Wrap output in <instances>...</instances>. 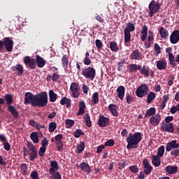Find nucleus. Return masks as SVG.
I'll return each mask as SVG.
<instances>
[{
  "label": "nucleus",
  "mask_w": 179,
  "mask_h": 179,
  "mask_svg": "<svg viewBox=\"0 0 179 179\" xmlns=\"http://www.w3.org/2000/svg\"><path fill=\"white\" fill-rule=\"evenodd\" d=\"M126 101L127 104H131L134 101V96L131 94H127L126 95Z\"/></svg>",
  "instance_id": "nucleus-52"
},
{
  "label": "nucleus",
  "mask_w": 179,
  "mask_h": 179,
  "mask_svg": "<svg viewBox=\"0 0 179 179\" xmlns=\"http://www.w3.org/2000/svg\"><path fill=\"white\" fill-rule=\"evenodd\" d=\"M169 59L170 65H172L173 68H174V66H176V62H174L176 61V57H174V55H173V53L169 54Z\"/></svg>",
  "instance_id": "nucleus-40"
},
{
  "label": "nucleus",
  "mask_w": 179,
  "mask_h": 179,
  "mask_svg": "<svg viewBox=\"0 0 179 179\" xmlns=\"http://www.w3.org/2000/svg\"><path fill=\"white\" fill-rule=\"evenodd\" d=\"M140 57H141V55L139 54L138 50H134L130 55V59L139 60Z\"/></svg>",
  "instance_id": "nucleus-31"
},
{
  "label": "nucleus",
  "mask_w": 179,
  "mask_h": 179,
  "mask_svg": "<svg viewBox=\"0 0 179 179\" xmlns=\"http://www.w3.org/2000/svg\"><path fill=\"white\" fill-rule=\"evenodd\" d=\"M76 149V153L80 155V153L85 150V141H80V143L77 145Z\"/></svg>",
  "instance_id": "nucleus-33"
},
{
  "label": "nucleus",
  "mask_w": 179,
  "mask_h": 179,
  "mask_svg": "<svg viewBox=\"0 0 179 179\" xmlns=\"http://www.w3.org/2000/svg\"><path fill=\"white\" fill-rule=\"evenodd\" d=\"M45 150H47V148L41 147L38 150V155L41 157H43L44 155H45Z\"/></svg>",
  "instance_id": "nucleus-57"
},
{
  "label": "nucleus",
  "mask_w": 179,
  "mask_h": 179,
  "mask_svg": "<svg viewBox=\"0 0 179 179\" xmlns=\"http://www.w3.org/2000/svg\"><path fill=\"white\" fill-rule=\"evenodd\" d=\"M164 155V145H161L158 148L157 156H158L159 157H163Z\"/></svg>",
  "instance_id": "nucleus-43"
},
{
  "label": "nucleus",
  "mask_w": 179,
  "mask_h": 179,
  "mask_svg": "<svg viewBox=\"0 0 179 179\" xmlns=\"http://www.w3.org/2000/svg\"><path fill=\"white\" fill-rule=\"evenodd\" d=\"M81 135H85V132H83L80 129H76L73 133V136L76 138H80Z\"/></svg>",
  "instance_id": "nucleus-42"
},
{
  "label": "nucleus",
  "mask_w": 179,
  "mask_h": 179,
  "mask_svg": "<svg viewBox=\"0 0 179 179\" xmlns=\"http://www.w3.org/2000/svg\"><path fill=\"white\" fill-rule=\"evenodd\" d=\"M30 177L32 179H40V178H38V173L36 171H33L31 174H30Z\"/></svg>",
  "instance_id": "nucleus-58"
},
{
  "label": "nucleus",
  "mask_w": 179,
  "mask_h": 179,
  "mask_svg": "<svg viewBox=\"0 0 179 179\" xmlns=\"http://www.w3.org/2000/svg\"><path fill=\"white\" fill-rule=\"evenodd\" d=\"M156 114V108H150L148 110H146L145 114L144 115V118H149L150 117L155 116Z\"/></svg>",
  "instance_id": "nucleus-23"
},
{
  "label": "nucleus",
  "mask_w": 179,
  "mask_h": 179,
  "mask_svg": "<svg viewBox=\"0 0 179 179\" xmlns=\"http://www.w3.org/2000/svg\"><path fill=\"white\" fill-rule=\"evenodd\" d=\"M57 152H64V143L62 141L55 142Z\"/></svg>",
  "instance_id": "nucleus-39"
},
{
  "label": "nucleus",
  "mask_w": 179,
  "mask_h": 179,
  "mask_svg": "<svg viewBox=\"0 0 179 179\" xmlns=\"http://www.w3.org/2000/svg\"><path fill=\"white\" fill-rule=\"evenodd\" d=\"M69 62V60L68 59V57H66V55H64L62 58V65L64 68H65V66H68V63Z\"/></svg>",
  "instance_id": "nucleus-46"
},
{
  "label": "nucleus",
  "mask_w": 179,
  "mask_h": 179,
  "mask_svg": "<svg viewBox=\"0 0 179 179\" xmlns=\"http://www.w3.org/2000/svg\"><path fill=\"white\" fill-rule=\"evenodd\" d=\"M154 50L155 51H156L157 54H162V48H160V45H159L157 43H155Z\"/></svg>",
  "instance_id": "nucleus-61"
},
{
  "label": "nucleus",
  "mask_w": 179,
  "mask_h": 179,
  "mask_svg": "<svg viewBox=\"0 0 179 179\" xmlns=\"http://www.w3.org/2000/svg\"><path fill=\"white\" fill-rule=\"evenodd\" d=\"M8 111L10 112V114L14 117V118H19V113L16 110L15 106L10 105L8 106Z\"/></svg>",
  "instance_id": "nucleus-24"
},
{
  "label": "nucleus",
  "mask_w": 179,
  "mask_h": 179,
  "mask_svg": "<svg viewBox=\"0 0 179 179\" xmlns=\"http://www.w3.org/2000/svg\"><path fill=\"white\" fill-rule=\"evenodd\" d=\"M137 89L141 90L143 92H145V93L149 92V87L146 84H141Z\"/></svg>",
  "instance_id": "nucleus-51"
},
{
  "label": "nucleus",
  "mask_w": 179,
  "mask_h": 179,
  "mask_svg": "<svg viewBox=\"0 0 179 179\" xmlns=\"http://www.w3.org/2000/svg\"><path fill=\"white\" fill-rule=\"evenodd\" d=\"M59 169V166H58V162L57 161H51L50 162V168L49 169L50 174H52L55 171H57Z\"/></svg>",
  "instance_id": "nucleus-17"
},
{
  "label": "nucleus",
  "mask_w": 179,
  "mask_h": 179,
  "mask_svg": "<svg viewBox=\"0 0 179 179\" xmlns=\"http://www.w3.org/2000/svg\"><path fill=\"white\" fill-rule=\"evenodd\" d=\"M117 93L118 94V97L120 99V100H122L124 99V96H125V87L120 85L119 86L116 90Z\"/></svg>",
  "instance_id": "nucleus-18"
},
{
  "label": "nucleus",
  "mask_w": 179,
  "mask_h": 179,
  "mask_svg": "<svg viewBox=\"0 0 179 179\" xmlns=\"http://www.w3.org/2000/svg\"><path fill=\"white\" fill-rule=\"evenodd\" d=\"M15 69L17 71V75H23L24 69L22 64H17L15 66Z\"/></svg>",
  "instance_id": "nucleus-44"
},
{
  "label": "nucleus",
  "mask_w": 179,
  "mask_h": 179,
  "mask_svg": "<svg viewBox=\"0 0 179 179\" xmlns=\"http://www.w3.org/2000/svg\"><path fill=\"white\" fill-rule=\"evenodd\" d=\"M30 138L34 143H38V134H37V132H32L30 134Z\"/></svg>",
  "instance_id": "nucleus-37"
},
{
  "label": "nucleus",
  "mask_w": 179,
  "mask_h": 179,
  "mask_svg": "<svg viewBox=\"0 0 179 179\" xmlns=\"http://www.w3.org/2000/svg\"><path fill=\"white\" fill-rule=\"evenodd\" d=\"M3 45H5L7 52H12L13 50V41L9 37H5L3 39Z\"/></svg>",
  "instance_id": "nucleus-6"
},
{
  "label": "nucleus",
  "mask_w": 179,
  "mask_h": 179,
  "mask_svg": "<svg viewBox=\"0 0 179 179\" xmlns=\"http://www.w3.org/2000/svg\"><path fill=\"white\" fill-rule=\"evenodd\" d=\"M99 92H94L92 96L91 106H94V104H99Z\"/></svg>",
  "instance_id": "nucleus-28"
},
{
  "label": "nucleus",
  "mask_w": 179,
  "mask_h": 179,
  "mask_svg": "<svg viewBox=\"0 0 179 179\" xmlns=\"http://www.w3.org/2000/svg\"><path fill=\"white\" fill-rule=\"evenodd\" d=\"M70 90L73 92L72 96L74 99H78L79 97L80 93L79 90H80V87H79V84L76 82L72 83L70 87Z\"/></svg>",
  "instance_id": "nucleus-7"
},
{
  "label": "nucleus",
  "mask_w": 179,
  "mask_h": 179,
  "mask_svg": "<svg viewBox=\"0 0 179 179\" xmlns=\"http://www.w3.org/2000/svg\"><path fill=\"white\" fill-rule=\"evenodd\" d=\"M178 148H179V143H177L176 140H173L166 144V150L167 152H171V150L174 149H178Z\"/></svg>",
  "instance_id": "nucleus-13"
},
{
  "label": "nucleus",
  "mask_w": 179,
  "mask_h": 179,
  "mask_svg": "<svg viewBox=\"0 0 179 179\" xmlns=\"http://www.w3.org/2000/svg\"><path fill=\"white\" fill-rule=\"evenodd\" d=\"M79 167L83 171L87 173V174H90V173H92V168H90V165L86 162H82Z\"/></svg>",
  "instance_id": "nucleus-15"
},
{
  "label": "nucleus",
  "mask_w": 179,
  "mask_h": 179,
  "mask_svg": "<svg viewBox=\"0 0 179 179\" xmlns=\"http://www.w3.org/2000/svg\"><path fill=\"white\" fill-rule=\"evenodd\" d=\"M24 104L25 106H27L28 104H31L32 107H35L36 106V99L37 96V94L34 95L31 92H27L24 94Z\"/></svg>",
  "instance_id": "nucleus-4"
},
{
  "label": "nucleus",
  "mask_w": 179,
  "mask_h": 179,
  "mask_svg": "<svg viewBox=\"0 0 179 179\" xmlns=\"http://www.w3.org/2000/svg\"><path fill=\"white\" fill-rule=\"evenodd\" d=\"M24 64H25V65H28L29 68L31 69H36V66H37L36 59H31L29 56L24 57Z\"/></svg>",
  "instance_id": "nucleus-10"
},
{
  "label": "nucleus",
  "mask_w": 179,
  "mask_h": 179,
  "mask_svg": "<svg viewBox=\"0 0 179 179\" xmlns=\"http://www.w3.org/2000/svg\"><path fill=\"white\" fill-rule=\"evenodd\" d=\"M140 73H141V75H143L144 76H145V78H149V70L146 69L145 66L141 67Z\"/></svg>",
  "instance_id": "nucleus-38"
},
{
  "label": "nucleus",
  "mask_w": 179,
  "mask_h": 179,
  "mask_svg": "<svg viewBox=\"0 0 179 179\" xmlns=\"http://www.w3.org/2000/svg\"><path fill=\"white\" fill-rule=\"evenodd\" d=\"M160 121H162V115H160V113L156 114L150 119V123L152 127H157V125L160 124Z\"/></svg>",
  "instance_id": "nucleus-11"
},
{
  "label": "nucleus",
  "mask_w": 179,
  "mask_h": 179,
  "mask_svg": "<svg viewBox=\"0 0 179 179\" xmlns=\"http://www.w3.org/2000/svg\"><path fill=\"white\" fill-rule=\"evenodd\" d=\"M82 75L85 79L94 80V78H96V69L93 67L85 68L83 70Z\"/></svg>",
  "instance_id": "nucleus-3"
},
{
  "label": "nucleus",
  "mask_w": 179,
  "mask_h": 179,
  "mask_svg": "<svg viewBox=\"0 0 179 179\" xmlns=\"http://www.w3.org/2000/svg\"><path fill=\"white\" fill-rule=\"evenodd\" d=\"M161 131H163L164 132H169L170 134H173V132H174V124L164 123L163 125L161 127Z\"/></svg>",
  "instance_id": "nucleus-12"
},
{
  "label": "nucleus",
  "mask_w": 179,
  "mask_h": 179,
  "mask_svg": "<svg viewBox=\"0 0 179 179\" xmlns=\"http://www.w3.org/2000/svg\"><path fill=\"white\" fill-rule=\"evenodd\" d=\"M110 48L111 51H114L115 52H117V51H120V48L118 47L117 42L115 41L110 42Z\"/></svg>",
  "instance_id": "nucleus-35"
},
{
  "label": "nucleus",
  "mask_w": 179,
  "mask_h": 179,
  "mask_svg": "<svg viewBox=\"0 0 179 179\" xmlns=\"http://www.w3.org/2000/svg\"><path fill=\"white\" fill-rule=\"evenodd\" d=\"M108 109L112 113L113 117H118V112L117 111V105L115 103H111L108 106Z\"/></svg>",
  "instance_id": "nucleus-25"
},
{
  "label": "nucleus",
  "mask_w": 179,
  "mask_h": 179,
  "mask_svg": "<svg viewBox=\"0 0 179 179\" xmlns=\"http://www.w3.org/2000/svg\"><path fill=\"white\" fill-rule=\"evenodd\" d=\"M57 98L58 95L54 92V90L49 91V100L50 103H55V101H57Z\"/></svg>",
  "instance_id": "nucleus-29"
},
{
  "label": "nucleus",
  "mask_w": 179,
  "mask_h": 179,
  "mask_svg": "<svg viewBox=\"0 0 179 179\" xmlns=\"http://www.w3.org/2000/svg\"><path fill=\"white\" fill-rule=\"evenodd\" d=\"M95 44L98 50H101V48L103 47V42H101L100 39H96Z\"/></svg>",
  "instance_id": "nucleus-59"
},
{
  "label": "nucleus",
  "mask_w": 179,
  "mask_h": 179,
  "mask_svg": "<svg viewBox=\"0 0 179 179\" xmlns=\"http://www.w3.org/2000/svg\"><path fill=\"white\" fill-rule=\"evenodd\" d=\"M127 143V149L128 150L131 149H138L141 141H142V133L135 132L134 134H129V136L126 139Z\"/></svg>",
  "instance_id": "nucleus-1"
},
{
  "label": "nucleus",
  "mask_w": 179,
  "mask_h": 179,
  "mask_svg": "<svg viewBox=\"0 0 179 179\" xmlns=\"http://www.w3.org/2000/svg\"><path fill=\"white\" fill-rule=\"evenodd\" d=\"M27 148H28L29 150H31V152L36 150V147H34V145L33 144V143L28 142Z\"/></svg>",
  "instance_id": "nucleus-62"
},
{
  "label": "nucleus",
  "mask_w": 179,
  "mask_h": 179,
  "mask_svg": "<svg viewBox=\"0 0 179 179\" xmlns=\"http://www.w3.org/2000/svg\"><path fill=\"white\" fill-rule=\"evenodd\" d=\"M129 170L131 171V173H134L135 174L139 172V168L136 165L129 166Z\"/></svg>",
  "instance_id": "nucleus-54"
},
{
  "label": "nucleus",
  "mask_w": 179,
  "mask_h": 179,
  "mask_svg": "<svg viewBox=\"0 0 179 179\" xmlns=\"http://www.w3.org/2000/svg\"><path fill=\"white\" fill-rule=\"evenodd\" d=\"M42 148H47L48 146V138H45L41 142Z\"/></svg>",
  "instance_id": "nucleus-64"
},
{
  "label": "nucleus",
  "mask_w": 179,
  "mask_h": 179,
  "mask_svg": "<svg viewBox=\"0 0 179 179\" xmlns=\"http://www.w3.org/2000/svg\"><path fill=\"white\" fill-rule=\"evenodd\" d=\"M156 99V94L153 92H150L147 96V103L148 104H150L153 99Z\"/></svg>",
  "instance_id": "nucleus-34"
},
{
  "label": "nucleus",
  "mask_w": 179,
  "mask_h": 179,
  "mask_svg": "<svg viewBox=\"0 0 179 179\" xmlns=\"http://www.w3.org/2000/svg\"><path fill=\"white\" fill-rule=\"evenodd\" d=\"M127 33H132V31H135V24L131 22H128L124 28V31Z\"/></svg>",
  "instance_id": "nucleus-27"
},
{
  "label": "nucleus",
  "mask_w": 179,
  "mask_h": 179,
  "mask_svg": "<svg viewBox=\"0 0 179 179\" xmlns=\"http://www.w3.org/2000/svg\"><path fill=\"white\" fill-rule=\"evenodd\" d=\"M52 177L51 179H62V178L61 177V173L59 172L55 171L52 173H50Z\"/></svg>",
  "instance_id": "nucleus-47"
},
{
  "label": "nucleus",
  "mask_w": 179,
  "mask_h": 179,
  "mask_svg": "<svg viewBox=\"0 0 179 179\" xmlns=\"http://www.w3.org/2000/svg\"><path fill=\"white\" fill-rule=\"evenodd\" d=\"M57 129V123L52 122L49 124V132H54Z\"/></svg>",
  "instance_id": "nucleus-49"
},
{
  "label": "nucleus",
  "mask_w": 179,
  "mask_h": 179,
  "mask_svg": "<svg viewBox=\"0 0 179 179\" xmlns=\"http://www.w3.org/2000/svg\"><path fill=\"white\" fill-rule=\"evenodd\" d=\"M66 125L67 128H72V127L75 125V121L70 119H67L66 120Z\"/></svg>",
  "instance_id": "nucleus-53"
},
{
  "label": "nucleus",
  "mask_w": 179,
  "mask_h": 179,
  "mask_svg": "<svg viewBox=\"0 0 179 179\" xmlns=\"http://www.w3.org/2000/svg\"><path fill=\"white\" fill-rule=\"evenodd\" d=\"M165 171L168 174H176L178 171V166L168 165L165 167Z\"/></svg>",
  "instance_id": "nucleus-16"
},
{
  "label": "nucleus",
  "mask_w": 179,
  "mask_h": 179,
  "mask_svg": "<svg viewBox=\"0 0 179 179\" xmlns=\"http://www.w3.org/2000/svg\"><path fill=\"white\" fill-rule=\"evenodd\" d=\"M171 156H173V157H178L179 156V149H173L171 152Z\"/></svg>",
  "instance_id": "nucleus-56"
},
{
  "label": "nucleus",
  "mask_w": 179,
  "mask_h": 179,
  "mask_svg": "<svg viewBox=\"0 0 179 179\" xmlns=\"http://www.w3.org/2000/svg\"><path fill=\"white\" fill-rule=\"evenodd\" d=\"M124 43L127 44L131 41V33L124 31Z\"/></svg>",
  "instance_id": "nucleus-48"
},
{
  "label": "nucleus",
  "mask_w": 179,
  "mask_h": 179,
  "mask_svg": "<svg viewBox=\"0 0 179 179\" xmlns=\"http://www.w3.org/2000/svg\"><path fill=\"white\" fill-rule=\"evenodd\" d=\"M143 166L144 174H145V176H149V174L152 173L153 168L152 167V165L149 164L148 159H144L143 160Z\"/></svg>",
  "instance_id": "nucleus-9"
},
{
  "label": "nucleus",
  "mask_w": 179,
  "mask_h": 179,
  "mask_svg": "<svg viewBox=\"0 0 179 179\" xmlns=\"http://www.w3.org/2000/svg\"><path fill=\"white\" fill-rule=\"evenodd\" d=\"M72 103V101L71 99L67 98L66 96H64L61 100H60V104L62 106H65L67 107V108H69L71 107V104Z\"/></svg>",
  "instance_id": "nucleus-22"
},
{
  "label": "nucleus",
  "mask_w": 179,
  "mask_h": 179,
  "mask_svg": "<svg viewBox=\"0 0 179 179\" xmlns=\"http://www.w3.org/2000/svg\"><path fill=\"white\" fill-rule=\"evenodd\" d=\"M59 79V75L57 73H54L52 76V82H57Z\"/></svg>",
  "instance_id": "nucleus-63"
},
{
  "label": "nucleus",
  "mask_w": 179,
  "mask_h": 179,
  "mask_svg": "<svg viewBox=\"0 0 179 179\" xmlns=\"http://www.w3.org/2000/svg\"><path fill=\"white\" fill-rule=\"evenodd\" d=\"M64 139V135L62 134H57L55 136V142H62V140Z\"/></svg>",
  "instance_id": "nucleus-60"
},
{
  "label": "nucleus",
  "mask_w": 179,
  "mask_h": 179,
  "mask_svg": "<svg viewBox=\"0 0 179 179\" xmlns=\"http://www.w3.org/2000/svg\"><path fill=\"white\" fill-rule=\"evenodd\" d=\"M4 99L8 104V106H11L12 103H13V97L12 96V94H7L5 95Z\"/></svg>",
  "instance_id": "nucleus-36"
},
{
  "label": "nucleus",
  "mask_w": 179,
  "mask_h": 179,
  "mask_svg": "<svg viewBox=\"0 0 179 179\" xmlns=\"http://www.w3.org/2000/svg\"><path fill=\"white\" fill-rule=\"evenodd\" d=\"M159 34L162 38H167L169 37V31L162 27L159 29Z\"/></svg>",
  "instance_id": "nucleus-30"
},
{
  "label": "nucleus",
  "mask_w": 179,
  "mask_h": 179,
  "mask_svg": "<svg viewBox=\"0 0 179 179\" xmlns=\"http://www.w3.org/2000/svg\"><path fill=\"white\" fill-rule=\"evenodd\" d=\"M141 65L136 64H131L129 65V72H138V71H141Z\"/></svg>",
  "instance_id": "nucleus-26"
},
{
  "label": "nucleus",
  "mask_w": 179,
  "mask_h": 179,
  "mask_svg": "<svg viewBox=\"0 0 179 179\" xmlns=\"http://www.w3.org/2000/svg\"><path fill=\"white\" fill-rule=\"evenodd\" d=\"M110 124V119L108 117H105L104 115H99L98 118V125L101 127V128H106V127H108Z\"/></svg>",
  "instance_id": "nucleus-8"
},
{
  "label": "nucleus",
  "mask_w": 179,
  "mask_h": 179,
  "mask_svg": "<svg viewBox=\"0 0 179 179\" xmlns=\"http://www.w3.org/2000/svg\"><path fill=\"white\" fill-rule=\"evenodd\" d=\"M36 63L38 65V68H43V66L45 65V60L43 59L40 55H36Z\"/></svg>",
  "instance_id": "nucleus-20"
},
{
  "label": "nucleus",
  "mask_w": 179,
  "mask_h": 179,
  "mask_svg": "<svg viewBox=\"0 0 179 179\" xmlns=\"http://www.w3.org/2000/svg\"><path fill=\"white\" fill-rule=\"evenodd\" d=\"M136 94L137 97L142 98L144 96H146V94H148V92L137 88V90L136 91Z\"/></svg>",
  "instance_id": "nucleus-41"
},
{
  "label": "nucleus",
  "mask_w": 179,
  "mask_h": 179,
  "mask_svg": "<svg viewBox=\"0 0 179 179\" xmlns=\"http://www.w3.org/2000/svg\"><path fill=\"white\" fill-rule=\"evenodd\" d=\"M29 155V160H31V162H33L35 159H37V150L31 151Z\"/></svg>",
  "instance_id": "nucleus-45"
},
{
  "label": "nucleus",
  "mask_w": 179,
  "mask_h": 179,
  "mask_svg": "<svg viewBox=\"0 0 179 179\" xmlns=\"http://www.w3.org/2000/svg\"><path fill=\"white\" fill-rule=\"evenodd\" d=\"M83 120L85 122L86 126L88 127V128H90V127H92V120H90V115H89V113H86L83 117Z\"/></svg>",
  "instance_id": "nucleus-32"
},
{
  "label": "nucleus",
  "mask_w": 179,
  "mask_h": 179,
  "mask_svg": "<svg viewBox=\"0 0 179 179\" xmlns=\"http://www.w3.org/2000/svg\"><path fill=\"white\" fill-rule=\"evenodd\" d=\"M48 104V94L46 92H41L36 94L35 107H45Z\"/></svg>",
  "instance_id": "nucleus-2"
},
{
  "label": "nucleus",
  "mask_w": 179,
  "mask_h": 179,
  "mask_svg": "<svg viewBox=\"0 0 179 179\" xmlns=\"http://www.w3.org/2000/svg\"><path fill=\"white\" fill-rule=\"evenodd\" d=\"M115 145V141L113 139H109L106 141L104 143V146H114Z\"/></svg>",
  "instance_id": "nucleus-55"
},
{
  "label": "nucleus",
  "mask_w": 179,
  "mask_h": 179,
  "mask_svg": "<svg viewBox=\"0 0 179 179\" xmlns=\"http://www.w3.org/2000/svg\"><path fill=\"white\" fill-rule=\"evenodd\" d=\"M152 163L153 166H155V167H159L162 164V160L160 159V157L152 155Z\"/></svg>",
  "instance_id": "nucleus-21"
},
{
  "label": "nucleus",
  "mask_w": 179,
  "mask_h": 179,
  "mask_svg": "<svg viewBox=\"0 0 179 179\" xmlns=\"http://www.w3.org/2000/svg\"><path fill=\"white\" fill-rule=\"evenodd\" d=\"M171 44H177L179 41V29L173 31L170 36Z\"/></svg>",
  "instance_id": "nucleus-14"
},
{
  "label": "nucleus",
  "mask_w": 179,
  "mask_h": 179,
  "mask_svg": "<svg viewBox=\"0 0 179 179\" xmlns=\"http://www.w3.org/2000/svg\"><path fill=\"white\" fill-rule=\"evenodd\" d=\"M20 168H21V173H22V176H26L27 173V164H22L20 165Z\"/></svg>",
  "instance_id": "nucleus-50"
},
{
  "label": "nucleus",
  "mask_w": 179,
  "mask_h": 179,
  "mask_svg": "<svg viewBox=\"0 0 179 179\" xmlns=\"http://www.w3.org/2000/svg\"><path fill=\"white\" fill-rule=\"evenodd\" d=\"M148 8L150 10V12L148 13V15L150 17H152L153 15L157 13L160 10V4L155 0L151 1L148 6Z\"/></svg>",
  "instance_id": "nucleus-5"
},
{
  "label": "nucleus",
  "mask_w": 179,
  "mask_h": 179,
  "mask_svg": "<svg viewBox=\"0 0 179 179\" xmlns=\"http://www.w3.org/2000/svg\"><path fill=\"white\" fill-rule=\"evenodd\" d=\"M157 68L159 71H163L167 69V62L166 60H159L157 62Z\"/></svg>",
  "instance_id": "nucleus-19"
}]
</instances>
